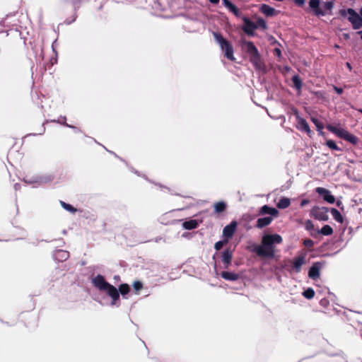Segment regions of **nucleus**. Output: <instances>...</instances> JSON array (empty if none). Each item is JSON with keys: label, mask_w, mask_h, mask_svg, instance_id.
<instances>
[{"label": "nucleus", "mask_w": 362, "mask_h": 362, "mask_svg": "<svg viewBox=\"0 0 362 362\" xmlns=\"http://www.w3.org/2000/svg\"><path fill=\"white\" fill-rule=\"evenodd\" d=\"M282 237L279 234H265L263 235L261 245H255L253 252L259 257L273 259L275 256V244H281Z\"/></svg>", "instance_id": "nucleus-1"}, {"label": "nucleus", "mask_w": 362, "mask_h": 362, "mask_svg": "<svg viewBox=\"0 0 362 362\" xmlns=\"http://www.w3.org/2000/svg\"><path fill=\"white\" fill-rule=\"evenodd\" d=\"M93 286L100 291H105L111 298L112 305H119V293L116 287L106 281L105 277L98 274L92 281Z\"/></svg>", "instance_id": "nucleus-2"}, {"label": "nucleus", "mask_w": 362, "mask_h": 362, "mask_svg": "<svg viewBox=\"0 0 362 362\" xmlns=\"http://www.w3.org/2000/svg\"><path fill=\"white\" fill-rule=\"evenodd\" d=\"M246 51L250 55V61L256 69H261L263 64L259 51L254 43L251 41H245Z\"/></svg>", "instance_id": "nucleus-3"}, {"label": "nucleus", "mask_w": 362, "mask_h": 362, "mask_svg": "<svg viewBox=\"0 0 362 362\" xmlns=\"http://www.w3.org/2000/svg\"><path fill=\"white\" fill-rule=\"evenodd\" d=\"M213 35L221 50L225 52V57L230 61H234L233 47L231 43L225 39L220 33L214 32Z\"/></svg>", "instance_id": "nucleus-4"}, {"label": "nucleus", "mask_w": 362, "mask_h": 362, "mask_svg": "<svg viewBox=\"0 0 362 362\" xmlns=\"http://www.w3.org/2000/svg\"><path fill=\"white\" fill-rule=\"evenodd\" d=\"M341 14L347 18L355 29H358L362 25V18L353 9L349 8L346 11H341Z\"/></svg>", "instance_id": "nucleus-5"}, {"label": "nucleus", "mask_w": 362, "mask_h": 362, "mask_svg": "<svg viewBox=\"0 0 362 362\" xmlns=\"http://www.w3.org/2000/svg\"><path fill=\"white\" fill-rule=\"evenodd\" d=\"M293 112L297 120L296 128L300 131L306 132L309 136H311L312 131L307 121L299 115L298 111L296 109L293 110Z\"/></svg>", "instance_id": "nucleus-6"}, {"label": "nucleus", "mask_w": 362, "mask_h": 362, "mask_svg": "<svg viewBox=\"0 0 362 362\" xmlns=\"http://www.w3.org/2000/svg\"><path fill=\"white\" fill-rule=\"evenodd\" d=\"M312 216L320 221L328 219V209L325 207L315 206L311 211Z\"/></svg>", "instance_id": "nucleus-7"}, {"label": "nucleus", "mask_w": 362, "mask_h": 362, "mask_svg": "<svg viewBox=\"0 0 362 362\" xmlns=\"http://www.w3.org/2000/svg\"><path fill=\"white\" fill-rule=\"evenodd\" d=\"M244 25L243 26V30L249 36L255 35V30L257 29V25L252 22L249 18H243Z\"/></svg>", "instance_id": "nucleus-8"}, {"label": "nucleus", "mask_w": 362, "mask_h": 362, "mask_svg": "<svg viewBox=\"0 0 362 362\" xmlns=\"http://www.w3.org/2000/svg\"><path fill=\"white\" fill-rule=\"evenodd\" d=\"M237 225V222L233 221L230 224L225 226L223 230V236L227 239L232 238L236 230Z\"/></svg>", "instance_id": "nucleus-9"}, {"label": "nucleus", "mask_w": 362, "mask_h": 362, "mask_svg": "<svg viewBox=\"0 0 362 362\" xmlns=\"http://www.w3.org/2000/svg\"><path fill=\"white\" fill-rule=\"evenodd\" d=\"M320 262L314 263L309 269L308 276L313 280L318 279L320 276Z\"/></svg>", "instance_id": "nucleus-10"}, {"label": "nucleus", "mask_w": 362, "mask_h": 362, "mask_svg": "<svg viewBox=\"0 0 362 362\" xmlns=\"http://www.w3.org/2000/svg\"><path fill=\"white\" fill-rule=\"evenodd\" d=\"M259 11L268 17L276 16L279 12V11L275 10L273 7L265 4L260 6Z\"/></svg>", "instance_id": "nucleus-11"}, {"label": "nucleus", "mask_w": 362, "mask_h": 362, "mask_svg": "<svg viewBox=\"0 0 362 362\" xmlns=\"http://www.w3.org/2000/svg\"><path fill=\"white\" fill-rule=\"evenodd\" d=\"M305 263V257L303 255H300L296 257L293 262V269L299 273L301 271L302 266Z\"/></svg>", "instance_id": "nucleus-12"}, {"label": "nucleus", "mask_w": 362, "mask_h": 362, "mask_svg": "<svg viewBox=\"0 0 362 362\" xmlns=\"http://www.w3.org/2000/svg\"><path fill=\"white\" fill-rule=\"evenodd\" d=\"M233 259V252L230 249L225 250L222 253V262L225 265V268H228L231 264Z\"/></svg>", "instance_id": "nucleus-13"}, {"label": "nucleus", "mask_w": 362, "mask_h": 362, "mask_svg": "<svg viewBox=\"0 0 362 362\" xmlns=\"http://www.w3.org/2000/svg\"><path fill=\"white\" fill-rule=\"evenodd\" d=\"M341 138L353 145H356L358 143L356 136L346 130H341Z\"/></svg>", "instance_id": "nucleus-14"}, {"label": "nucleus", "mask_w": 362, "mask_h": 362, "mask_svg": "<svg viewBox=\"0 0 362 362\" xmlns=\"http://www.w3.org/2000/svg\"><path fill=\"white\" fill-rule=\"evenodd\" d=\"M317 192L323 197L325 201L329 204H333L335 201L334 197L330 194L329 192L324 188H317Z\"/></svg>", "instance_id": "nucleus-15"}, {"label": "nucleus", "mask_w": 362, "mask_h": 362, "mask_svg": "<svg viewBox=\"0 0 362 362\" xmlns=\"http://www.w3.org/2000/svg\"><path fill=\"white\" fill-rule=\"evenodd\" d=\"M221 276L227 281H235L240 278V275L239 274H236L234 272H230L227 271H223L221 273Z\"/></svg>", "instance_id": "nucleus-16"}, {"label": "nucleus", "mask_w": 362, "mask_h": 362, "mask_svg": "<svg viewBox=\"0 0 362 362\" xmlns=\"http://www.w3.org/2000/svg\"><path fill=\"white\" fill-rule=\"evenodd\" d=\"M309 4L316 16H323L325 14V13L320 8V0H310Z\"/></svg>", "instance_id": "nucleus-17"}, {"label": "nucleus", "mask_w": 362, "mask_h": 362, "mask_svg": "<svg viewBox=\"0 0 362 362\" xmlns=\"http://www.w3.org/2000/svg\"><path fill=\"white\" fill-rule=\"evenodd\" d=\"M272 220L273 218L271 216L259 218L257 221L256 226L259 228H262L269 226L272 223Z\"/></svg>", "instance_id": "nucleus-18"}, {"label": "nucleus", "mask_w": 362, "mask_h": 362, "mask_svg": "<svg viewBox=\"0 0 362 362\" xmlns=\"http://www.w3.org/2000/svg\"><path fill=\"white\" fill-rule=\"evenodd\" d=\"M198 222L196 220L192 219L189 221H185L182 223V226L184 228L187 230H192L195 229L198 227Z\"/></svg>", "instance_id": "nucleus-19"}, {"label": "nucleus", "mask_w": 362, "mask_h": 362, "mask_svg": "<svg viewBox=\"0 0 362 362\" xmlns=\"http://www.w3.org/2000/svg\"><path fill=\"white\" fill-rule=\"evenodd\" d=\"M260 213L263 214H270L272 216H275L278 214V211L274 208H272L267 205H264L261 208Z\"/></svg>", "instance_id": "nucleus-20"}, {"label": "nucleus", "mask_w": 362, "mask_h": 362, "mask_svg": "<svg viewBox=\"0 0 362 362\" xmlns=\"http://www.w3.org/2000/svg\"><path fill=\"white\" fill-rule=\"evenodd\" d=\"M119 293L124 297L125 295L128 294L130 291V286L127 284H122L119 286V288L117 289Z\"/></svg>", "instance_id": "nucleus-21"}, {"label": "nucleus", "mask_w": 362, "mask_h": 362, "mask_svg": "<svg viewBox=\"0 0 362 362\" xmlns=\"http://www.w3.org/2000/svg\"><path fill=\"white\" fill-rule=\"evenodd\" d=\"M292 82L293 83L294 87L300 90L302 88L303 83L302 81L298 75H295L292 77Z\"/></svg>", "instance_id": "nucleus-22"}, {"label": "nucleus", "mask_w": 362, "mask_h": 362, "mask_svg": "<svg viewBox=\"0 0 362 362\" xmlns=\"http://www.w3.org/2000/svg\"><path fill=\"white\" fill-rule=\"evenodd\" d=\"M226 209V204L223 202H218L214 204V210L217 214L223 212Z\"/></svg>", "instance_id": "nucleus-23"}, {"label": "nucleus", "mask_w": 362, "mask_h": 362, "mask_svg": "<svg viewBox=\"0 0 362 362\" xmlns=\"http://www.w3.org/2000/svg\"><path fill=\"white\" fill-rule=\"evenodd\" d=\"M290 204H291V201L289 199L282 198L279 201V202L277 204V206L279 209H286V208L290 206Z\"/></svg>", "instance_id": "nucleus-24"}, {"label": "nucleus", "mask_w": 362, "mask_h": 362, "mask_svg": "<svg viewBox=\"0 0 362 362\" xmlns=\"http://www.w3.org/2000/svg\"><path fill=\"white\" fill-rule=\"evenodd\" d=\"M69 256V254L67 251L65 250H58L56 253V257L61 261L66 260Z\"/></svg>", "instance_id": "nucleus-25"}, {"label": "nucleus", "mask_w": 362, "mask_h": 362, "mask_svg": "<svg viewBox=\"0 0 362 362\" xmlns=\"http://www.w3.org/2000/svg\"><path fill=\"white\" fill-rule=\"evenodd\" d=\"M311 120L316 126L317 131L320 132V134H322V131L324 129L323 123L315 117H311Z\"/></svg>", "instance_id": "nucleus-26"}, {"label": "nucleus", "mask_w": 362, "mask_h": 362, "mask_svg": "<svg viewBox=\"0 0 362 362\" xmlns=\"http://www.w3.org/2000/svg\"><path fill=\"white\" fill-rule=\"evenodd\" d=\"M303 296L307 299H312L315 296V291L313 288H309L303 291Z\"/></svg>", "instance_id": "nucleus-27"}, {"label": "nucleus", "mask_w": 362, "mask_h": 362, "mask_svg": "<svg viewBox=\"0 0 362 362\" xmlns=\"http://www.w3.org/2000/svg\"><path fill=\"white\" fill-rule=\"evenodd\" d=\"M60 204L62 206L68 211H70L71 213H75L76 211V209L69 204H67L63 201H61Z\"/></svg>", "instance_id": "nucleus-28"}, {"label": "nucleus", "mask_w": 362, "mask_h": 362, "mask_svg": "<svg viewBox=\"0 0 362 362\" xmlns=\"http://www.w3.org/2000/svg\"><path fill=\"white\" fill-rule=\"evenodd\" d=\"M320 233L324 235H329L333 233V230L329 225H325L322 228Z\"/></svg>", "instance_id": "nucleus-29"}, {"label": "nucleus", "mask_w": 362, "mask_h": 362, "mask_svg": "<svg viewBox=\"0 0 362 362\" xmlns=\"http://www.w3.org/2000/svg\"><path fill=\"white\" fill-rule=\"evenodd\" d=\"M255 24H256V25H257V28H262L263 30L267 29V22L262 18H259L257 20V22Z\"/></svg>", "instance_id": "nucleus-30"}, {"label": "nucleus", "mask_w": 362, "mask_h": 362, "mask_svg": "<svg viewBox=\"0 0 362 362\" xmlns=\"http://www.w3.org/2000/svg\"><path fill=\"white\" fill-rule=\"evenodd\" d=\"M228 9L237 17L241 14L240 9L234 4Z\"/></svg>", "instance_id": "nucleus-31"}, {"label": "nucleus", "mask_w": 362, "mask_h": 362, "mask_svg": "<svg viewBox=\"0 0 362 362\" xmlns=\"http://www.w3.org/2000/svg\"><path fill=\"white\" fill-rule=\"evenodd\" d=\"M133 287L136 292H139L143 288V284L139 281H136L133 284Z\"/></svg>", "instance_id": "nucleus-32"}, {"label": "nucleus", "mask_w": 362, "mask_h": 362, "mask_svg": "<svg viewBox=\"0 0 362 362\" xmlns=\"http://www.w3.org/2000/svg\"><path fill=\"white\" fill-rule=\"evenodd\" d=\"M227 242H228V240H221V241H218V242H216V243H215V245H214V248H215L217 251H218V250H220L223 247V246L226 243H227Z\"/></svg>", "instance_id": "nucleus-33"}, {"label": "nucleus", "mask_w": 362, "mask_h": 362, "mask_svg": "<svg viewBox=\"0 0 362 362\" xmlns=\"http://www.w3.org/2000/svg\"><path fill=\"white\" fill-rule=\"evenodd\" d=\"M327 145L329 148H330L332 149H335V150L338 149V146H337V144L333 140H327Z\"/></svg>", "instance_id": "nucleus-34"}, {"label": "nucleus", "mask_w": 362, "mask_h": 362, "mask_svg": "<svg viewBox=\"0 0 362 362\" xmlns=\"http://www.w3.org/2000/svg\"><path fill=\"white\" fill-rule=\"evenodd\" d=\"M303 245L307 247H312L314 245V242L311 239H305L303 241Z\"/></svg>", "instance_id": "nucleus-35"}, {"label": "nucleus", "mask_w": 362, "mask_h": 362, "mask_svg": "<svg viewBox=\"0 0 362 362\" xmlns=\"http://www.w3.org/2000/svg\"><path fill=\"white\" fill-rule=\"evenodd\" d=\"M332 213L333 214V216L334 218V219L339 222V211L335 209H332Z\"/></svg>", "instance_id": "nucleus-36"}, {"label": "nucleus", "mask_w": 362, "mask_h": 362, "mask_svg": "<svg viewBox=\"0 0 362 362\" xmlns=\"http://www.w3.org/2000/svg\"><path fill=\"white\" fill-rule=\"evenodd\" d=\"M305 228L308 230L314 229V224L310 220H308L305 221Z\"/></svg>", "instance_id": "nucleus-37"}, {"label": "nucleus", "mask_w": 362, "mask_h": 362, "mask_svg": "<svg viewBox=\"0 0 362 362\" xmlns=\"http://www.w3.org/2000/svg\"><path fill=\"white\" fill-rule=\"evenodd\" d=\"M323 6L325 8V10H327V11L331 10L333 7V2L326 1L324 3Z\"/></svg>", "instance_id": "nucleus-38"}, {"label": "nucleus", "mask_w": 362, "mask_h": 362, "mask_svg": "<svg viewBox=\"0 0 362 362\" xmlns=\"http://www.w3.org/2000/svg\"><path fill=\"white\" fill-rule=\"evenodd\" d=\"M327 128L332 132L335 133L337 136H339V128L337 127H333L332 126H328Z\"/></svg>", "instance_id": "nucleus-39"}, {"label": "nucleus", "mask_w": 362, "mask_h": 362, "mask_svg": "<svg viewBox=\"0 0 362 362\" xmlns=\"http://www.w3.org/2000/svg\"><path fill=\"white\" fill-rule=\"evenodd\" d=\"M222 1H223L224 6L226 7H227L228 8H229L233 5V3L229 0H222Z\"/></svg>", "instance_id": "nucleus-40"}, {"label": "nucleus", "mask_w": 362, "mask_h": 362, "mask_svg": "<svg viewBox=\"0 0 362 362\" xmlns=\"http://www.w3.org/2000/svg\"><path fill=\"white\" fill-rule=\"evenodd\" d=\"M295 2L298 6H303L305 3V0H295Z\"/></svg>", "instance_id": "nucleus-41"}, {"label": "nucleus", "mask_w": 362, "mask_h": 362, "mask_svg": "<svg viewBox=\"0 0 362 362\" xmlns=\"http://www.w3.org/2000/svg\"><path fill=\"white\" fill-rule=\"evenodd\" d=\"M308 203H309V200H308V199H303V200H302V201H301L300 205H301L302 206H303L306 205V204H308Z\"/></svg>", "instance_id": "nucleus-42"}, {"label": "nucleus", "mask_w": 362, "mask_h": 362, "mask_svg": "<svg viewBox=\"0 0 362 362\" xmlns=\"http://www.w3.org/2000/svg\"><path fill=\"white\" fill-rule=\"evenodd\" d=\"M274 51H275V52H276V55H277L278 57H280V56H281V50H280L279 49L276 48Z\"/></svg>", "instance_id": "nucleus-43"}, {"label": "nucleus", "mask_w": 362, "mask_h": 362, "mask_svg": "<svg viewBox=\"0 0 362 362\" xmlns=\"http://www.w3.org/2000/svg\"><path fill=\"white\" fill-rule=\"evenodd\" d=\"M209 1H210L211 4H217L219 2V0H209Z\"/></svg>", "instance_id": "nucleus-44"}, {"label": "nucleus", "mask_w": 362, "mask_h": 362, "mask_svg": "<svg viewBox=\"0 0 362 362\" xmlns=\"http://www.w3.org/2000/svg\"><path fill=\"white\" fill-rule=\"evenodd\" d=\"M334 90L338 94H339L340 90L339 87L334 86Z\"/></svg>", "instance_id": "nucleus-45"}, {"label": "nucleus", "mask_w": 362, "mask_h": 362, "mask_svg": "<svg viewBox=\"0 0 362 362\" xmlns=\"http://www.w3.org/2000/svg\"><path fill=\"white\" fill-rule=\"evenodd\" d=\"M114 279L116 280H119L120 279V277H119V276H115Z\"/></svg>", "instance_id": "nucleus-46"}, {"label": "nucleus", "mask_w": 362, "mask_h": 362, "mask_svg": "<svg viewBox=\"0 0 362 362\" xmlns=\"http://www.w3.org/2000/svg\"><path fill=\"white\" fill-rule=\"evenodd\" d=\"M18 186H19L18 183H16V184L14 185L15 189H17Z\"/></svg>", "instance_id": "nucleus-47"}, {"label": "nucleus", "mask_w": 362, "mask_h": 362, "mask_svg": "<svg viewBox=\"0 0 362 362\" xmlns=\"http://www.w3.org/2000/svg\"><path fill=\"white\" fill-rule=\"evenodd\" d=\"M336 204H337V206H339V200H338V201H337V203H336Z\"/></svg>", "instance_id": "nucleus-48"}, {"label": "nucleus", "mask_w": 362, "mask_h": 362, "mask_svg": "<svg viewBox=\"0 0 362 362\" xmlns=\"http://www.w3.org/2000/svg\"><path fill=\"white\" fill-rule=\"evenodd\" d=\"M358 33L359 35H361V39H362V31H360V32H358Z\"/></svg>", "instance_id": "nucleus-49"}, {"label": "nucleus", "mask_w": 362, "mask_h": 362, "mask_svg": "<svg viewBox=\"0 0 362 362\" xmlns=\"http://www.w3.org/2000/svg\"><path fill=\"white\" fill-rule=\"evenodd\" d=\"M340 221H341V223H342V222H343V219H342V217H341V216Z\"/></svg>", "instance_id": "nucleus-50"}, {"label": "nucleus", "mask_w": 362, "mask_h": 362, "mask_svg": "<svg viewBox=\"0 0 362 362\" xmlns=\"http://www.w3.org/2000/svg\"><path fill=\"white\" fill-rule=\"evenodd\" d=\"M360 13H361V15L362 16V7H361V11H360Z\"/></svg>", "instance_id": "nucleus-51"}]
</instances>
